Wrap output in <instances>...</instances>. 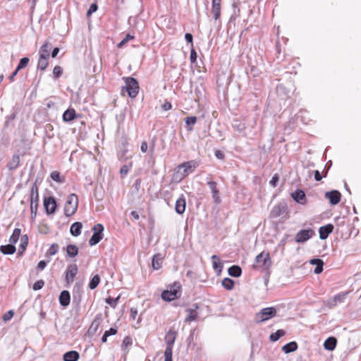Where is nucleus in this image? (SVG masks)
<instances>
[{"label": "nucleus", "instance_id": "obj_51", "mask_svg": "<svg viewBox=\"0 0 361 361\" xmlns=\"http://www.w3.org/2000/svg\"><path fill=\"white\" fill-rule=\"evenodd\" d=\"M63 73L62 68L59 66H56L53 69V74L56 78H59Z\"/></svg>", "mask_w": 361, "mask_h": 361}, {"label": "nucleus", "instance_id": "obj_55", "mask_svg": "<svg viewBox=\"0 0 361 361\" xmlns=\"http://www.w3.org/2000/svg\"><path fill=\"white\" fill-rule=\"evenodd\" d=\"M97 8L98 7H97V5L96 4H92L90 6V8H89V9H88V11L87 12V16L88 17L92 15V13H93L94 12H95L97 10Z\"/></svg>", "mask_w": 361, "mask_h": 361}, {"label": "nucleus", "instance_id": "obj_24", "mask_svg": "<svg viewBox=\"0 0 361 361\" xmlns=\"http://www.w3.org/2000/svg\"><path fill=\"white\" fill-rule=\"evenodd\" d=\"M79 358V353L75 350L68 351L63 355L64 361H78Z\"/></svg>", "mask_w": 361, "mask_h": 361}, {"label": "nucleus", "instance_id": "obj_59", "mask_svg": "<svg viewBox=\"0 0 361 361\" xmlns=\"http://www.w3.org/2000/svg\"><path fill=\"white\" fill-rule=\"evenodd\" d=\"M128 171H129V169H128V166L127 165H124L123 166L121 169H120V173L122 175V176H126L128 173Z\"/></svg>", "mask_w": 361, "mask_h": 361}, {"label": "nucleus", "instance_id": "obj_35", "mask_svg": "<svg viewBox=\"0 0 361 361\" xmlns=\"http://www.w3.org/2000/svg\"><path fill=\"white\" fill-rule=\"evenodd\" d=\"M16 247L11 244L1 245L0 247V251L4 255H12L16 252Z\"/></svg>", "mask_w": 361, "mask_h": 361}, {"label": "nucleus", "instance_id": "obj_38", "mask_svg": "<svg viewBox=\"0 0 361 361\" xmlns=\"http://www.w3.org/2000/svg\"><path fill=\"white\" fill-rule=\"evenodd\" d=\"M221 284L224 288L228 290L234 288V281L230 278H224L221 281Z\"/></svg>", "mask_w": 361, "mask_h": 361}, {"label": "nucleus", "instance_id": "obj_2", "mask_svg": "<svg viewBox=\"0 0 361 361\" xmlns=\"http://www.w3.org/2000/svg\"><path fill=\"white\" fill-rule=\"evenodd\" d=\"M78 207V195L72 193L68 195L65 205H64V214L66 216H71L75 214Z\"/></svg>", "mask_w": 361, "mask_h": 361}, {"label": "nucleus", "instance_id": "obj_18", "mask_svg": "<svg viewBox=\"0 0 361 361\" xmlns=\"http://www.w3.org/2000/svg\"><path fill=\"white\" fill-rule=\"evenodd\" d=\"M50 50L51 44L49 42H44L39 49V57L49 59Z\"/></svg>", "mask_w": 361, "mask_h": 361}, {"label": "nucleus", "instance_id": "obj_8", "mask_svg": "<svg viewBox=\"0 0 361 361\" xmlns=\"http://www.w3.org/2000/svg\"><path fill=\"white\" fill-rule=\"evenodd\" d=\"M314 235L312 229H302L297 233L295 237L296 243H304L310 239Z\"/></svg>", "mask_w": 361, "mask_h": 361}, {"label": "nucleus", "instance_id": "obj_9", "mask_svg": "<svg viewBox=\"0 0 361 361\" xmlns=\"http://www.w3.org/2000/svg\"><path fill=\"white\" fill-rule=\"evenodd\" d=\"M78 271L77 264H72L68 266L66 271V280L67 283H73Z\"/></svg>", "mask_w": 361, "mask_h": 361}, {"label": "nucleus", "instance_id": "obj_39", "mask_svg": "<svg viewBox=\"0 0 361 361\" xmlns=\"http://www.w3.org/2000/svg\"><path fill=\"white\" fill-rule=\"evenodd\" d=\"M101 281L100 276L98 274L94 275L89 283L88 287L91 290L95 289Z\"/></svg>", "mask_w": 361, "mask_h": 361}, {"label": "nucleus", "instance_id": "obj_23", "mask_svg": "<svg viewBox=\"0 0 361 361\" xmlns=\"http://www.w3.org/2000/svg\"><path fill=\"white\" fill-rule=\"evenodd\" d=\"M71 301V295L68 290H63L59 295V302L60 304L63 306L66 307L70 304Z\"/></svg>", "mask_w": 361, "mask_h": 361}, {"label": "nucleus", "instance_id": "obj_64", "mask_svg": "<svg viewBox=\"0 0 361 361\" xmlns=\"http://www.w3.org/2000/svg\"><path fill=\"white\" fill-rule=\"evenodd\" d=\"M215 156L219 159H223L224 158V153L220 150H216L215 152Z\"/></svg>", "mask_w": 361, "mask_h": 361}, {"label": "nucleus", "instance_id": "obj_50", "mask_svg": "<svg viewBox=\"0 0 361 361\" xmlns=\"http://www.w3.org/2000/svg\"><path fill=\"white\" fill-rule=\"evenodd\" d=\"M44 286V281L42 279H40L36 281L32 286L34 290H38L42 289Z\"/></svg>", "mask_w": 361, "mask_h": 361}, {"label": "nucleus", "instance_id": "obj_62", "mask_svg": "<svg viewBox=\"0 0 361 361\" xmlns=\"http://www.w3.org/2000/svg\"><path fill=\"white\" fill-rule=\"evenodd\" d=\"M47 266V262L44 260L40 261L37 264V268L40 270L44 269Z\"/></svg>", "mask_w": 361, "mask_h": 361}, {"label": "nucleus", "instance_id": "obj_36", "mask_svg": "<svg viewBox=\"0 0 361 361\" xmlns=\"http://www.w3.org/2000/svg\"><path fill=\"white\" fill-rule=\"evenodd\" d=\"M185 122L186 124V128L188 131H192L193 130L192 126L196 123L197 122V117L196 116H189L186 117L185 118Z\"/></svg>", "mask_w": 361, "mask_h": 361}, {"label": "nucleus", "instance_id": "obj_49", "mask_svg": "<svg viewBox=\"0 0 361 361\" xmlns=\"http://www.w3.org/2000/svg\"><path fill=\"white\" fill-rule=\"evenodd\" d=\"M59 251V245L56 243L52 244L48 250V253L49 255H54Z\"/></svg>", "mask_w": 361, "mask_h": 361}, {"label": "nucleus", "instance_id": "obj_21", "mask_svg": "<svg viewBox=\"0 0 361 361\" xmlns=\"http://www.w3.org/2000/svg\"><path fill=\"white\" fill-rule=\"evenodd\" d=\"M39 188L37 182H35L30 190V202L38 203Z\"/></svg>", "mask_w": 361, "mask_h": 361}, {"label": "nucleus", "instance_id": "obj_41", "mask_svg": "<svg viewBox=\"0 0 361 361\" xmlns=\"http://www.w3.org/2000/svg\"><path fill=\"white\" fill-rule=\"evenodd\" d=\"M286 332L283 329H279L275 333L270 335V340L273 342L278 341L280 338L285 335Z\"/></svg>", "mask_w": 361, "mask_h": 361}, {"label": "nucleus", "instance_id": "obj_14", "mask_svg": "<svg viewBox=\"0 0 361 361\" xmlns=\"http://www.w3.org/2000/svg\"><path fill=\"white\" fill-rule=\"evenodd\" d=\"M212 194V197L216 204H219L221 202V198L219 196V190L217 188V183L213 180L209 181L207 183Z\"/></svg>", "mask_w": 361, "mask_h": 361}, {"label": "nucleus", "instance_id": "obj_30", "mask_svg": "<svg viewBox=\"0 0 361 361\" xmlns=\"http://www.w3.org/2000/svg\"><path fill=\"white\" fill-rule=\"evenodd\" d=\"M311 264H315L316 267L314 268V273L319 274L322 272L324 262L320 259H312L310 260Z\"/></svg>", "mask_w": 361, "mask_h": 361}, {"label": "nucleus", "instance_id": "obj_57", "mask_svg": "<svg viewBox=\"0 0 361 361\" xmlns=\"http://www.w3.org/2000/svg\"><path fill=\"white\" fill-rule=\"evenodd\" d=\"M279 182V176L277 174H275L271 180H270L269 183L273 186V187H276V185H277V183Z\"/></svg>", "mask_w": 361, "mask_h": 361}, {"label": "nucleus", "instance_id": "obj_47", "mask_svg": "<svg viewBox=\"0 0 361 361\" xmlns=\"http://www.w3.org/2000/svg\"><path fill=\"white\" fill-rule=\"evenodd\" d=\"M37 207L38 203L30 202L31 218L32 219L36 218Z\"/></svg>", "mask_w": 361, "mask_h": 361}, {"label": "nucleus", "instance_id": "obj_26", "mask_svg": "<svg viewBox=\"0 0 361 361\" xmlns=\"http://www.w3.org/2000/svg\"><path fill=\"white\" fill-rule=\"evenodd\" d=\"M163 259L160 253L154 255L152 258V268L155 270L159 269L161 267Z\"/></svg>", "mask_w": 361, "mask_h": 361}, {"label": "nucleus", "instance_id": "obj_6", "mask_svg": "<svg viewBox=\"0 0 361 361\" xmlns=\"http://www.w3.org/2000/svg\"><path fill=\"white\" fill-rule=\"evenodd\" d=\"M94 232L92 236L89 240L90 246L97 245L103 238L104 226L101 224H97L92 228Z\"/></svg>", "mask_w": 361, "mask_h": 361}, {"label": "nucleus", "instance_id": "obj_15", "mask_svg": "<svg viewBox=\"0 0 361 361\" xmlns=\"http://www.w3.org/2000/svg\"><path fill=\"white\" fill-rule=\"evenodd\" d=\"M177 332L173 329H170L165 335V342L167 348H173L176 341Z\"/></svg>", "mask_w": 361, "mask_h": 361}, {"label": "nucleus", "instance_id": "obj_48", "mask_svg": "<svg viewBox=\"0 0 361 361\" xmlns=\"http://www.w3.org/2000/svg\"><path fill=\"white\" fill-rule=\"evenodd\" d=\"M119 300V297L116 298H112L109 297L106 299V302L109 304L111 307L115 308L117 305L118 301Z\"/></svg>", "mask_w": 361, "mask_h": 361}, {"label": "nucleus", "instance_id": "obj_28", "mask_svg": "<svg viewBox=\"0 0 361 361\" xmlns=\"http://www.w3.org/2000/svg\"><path fill=\"white\" fill-rule=\"evenodd\" d=\"M76 117V113L74 109H67L63 114V120L66 122H70Z\"/></svg>", "mask_w": 361, "mask_h": 361}, {"label": "nucleus", "instance_id": "obj_60", "mask_svg": "<svg viewBox=\"0 0 361 361\" xmlns=\"http://www.w3.org/2000/svg\"><path fill=\"white\" fill-rule=\"evenodd\" d=\"M171 108H172V105H171V102H167V101H166L164 102V104L162 105V109L164 111H169V110L171 109Z\"/></svg>", "mask_w": 361, "mask_h": 361}, {"label": "nucleus", "instance_id": "obj_16", "mask_svg": "<svg viewBox=\"0 0 361 361\" xmlns=\"http://www.w3.org/2000/svg\"><path fill=\"white\" fill-rule=\"evenodd\" d=\"M185 198L183 195H182L176 202V212L179 214H183L185 210Z\"/></svg>", "mask_w": 361, "mask_h": 361}, {"label": "nucleus", "instance_id": "obj_12", "mask_svg": "<svg viewBox=\"0 0 361 361\" xmlns=\"http://www.w3.org/2000/svg\"><path fill=\"white\" fill-rule=\"evenodd\" d=\"M325 197L329 200L332 205H336L340 202L341 194L338 190H331L325 193Z\"/></svg>", "mask_w": 361, "mask_h": 361}, {"label": "nucleus", "instance_id": "obj_29", "mask_svg": "<svg viewBox=\"0 0 361 361\" xmlns=\"http://www.w3.org/2000/svg\"><path fill=\"white\" fill-rule=\"evenodd\" d=\"M82 228V225L80 222H75L71 225L70 232L72 235L78 236L81 233Z\"/></svg>", "mask_w": 361, "mask_h": 361}, {"label": "nucleus", "instance_id": "obj_19", "mask_svg": "<svg viewBox=\"0 0 361 361\" xmlns=\"http://www.w3.org/2000/svg\"><path fill=\"white\" fill-rule=\"evenodd\" d=\"M292 197L293 200L302 204H305L306 202V196L304 191L301 190H297L293 193H292Z\"/></svg>", "mask_w": 361, "mask_h": 361}, {"label": "nucleus", "instance_id": "obj_32", "mask_svg": "<svg viewBox=\"0 0 361 361\" xmlns=\"http://www.w3.org/2000/svg\"><path fill=\"white\" fill-rule=\"evenodd\" d=\"M298 348V344L295 341H291L282 347V350L286 353L294 352Z\"/></svg>", "mask_w": 361, "mask_h": 361}, {"label": "nucleus", "instance_id": "obj_58", "mask_svg": "<svg viewBox=\"0 0 361 361\" xmlns=\"http://www.w3.org/2000/svg\"><path fill=\"white\" fill-rule=\"evenodd\" d=\"M185 38L187 42H188L189 43L191 44V47H193V41H192L193 40L192 35L190 33H186L185 35Z\"/></svg>", "mask_w": 361, "mask_h": 361}, {"label": "nucleus", "instance_id": "obj_33", "mask_svg": "<svg viewBox=\"0 0 361 361\" xmlns=\"http://www.w3.org/2000/svg\"><path fill=\"white\" fill-rule=\"evenodd\" d=\"M20 163V157L18 154H14L11 161L8 164V168L10 170H14L18 168Z\"/></svg>", "mask_w": 361, "mask_h": 361}, {"label": "nucleus", "instance_id": "obj_46", "mask_svg": "<svg viewBox=\"0 0 361 361\" xmlns=\"http://www.w3.org/2000/svg\"><path fill=\"white\" fill-rule=\"evenodd\" d=\"M27 244H28V238H27V236L26 235H24L21 237V239H20V247H21V253L23 252L27 246Z\"/></svg>", "mask_w": 361, "mask_h": 361}, {"label": "nucleus", "instance_id": "obj_53", "mask_svg": "<svg viewBox=\"0 0 361 361\" xmlns=\"http://www.w3.org/2000/svg\"><path fill=\"white\" fill-rule=\"evenodd\" d=\"M326 173H327V171H326V172H325V173L322 176V175H321L320 172H319L318 170H316V171H314V179H315L317 181H320V180L322 179L323 176H324V177H326Z\"/></svg>", "mask_w": 361, "mask_h": 361}, {"label": "nucleus", "instance_id": "obj_63", "mask_svg": "<svg viewBox=\"0 0 361 361\" xmlns=\"http://www.w3.org/2000/svg\"><path fill=\"white\" fill-rule=\"evenodd\" d=\"M104 333L108 334V337L109 336L115 335L117 333V330L114 328H111L109 330L106 331Z\"/></svg>", "mask_w": 361, "mask_h": 361}, {"label": "nucleus", "instance_id": "obj_1", "mask_svg": "<svg viewBox=\"0 0 361 361\" xmlns=\"http://www.w3.org/2000/svg\"><path fill=\"white\" fill-rule=\"evenodd\" d=\"M181 295V286L179 282H174L169 286V289L162 291L161 299L166 302H171L179 298Z\"/></svg>", "mask_w": 361, "mask_h": 361}, {"label": "nucleus", "instance_id": "obj_45", "mask_svg": "<svg viewBox=\"0 0 361 361\" xmlns=\"http://www.w3.org/2000/svg\"><path fill=\"white\" fill-rule=\"evenodd\" d=\"M29 58L27 57H24V58H22L20 60V62L17 66V71H20V69L22 68H24L25 67L27 66V65L29 63Z\"/></svg>", "mask_w": 361, "mask_h": 361}, {"label": "nucleus", "instance_id": "obj_31", "mask_svg": "<svg viewBox=\"0 0 361 361\" xmlns=\"http://www.w3.org/2000/svg\"><path fill=\"white\" fill-rule=\"evenodd\" d=\"M228 273L233 277H239L242 274V269L239 266L233 265L228 268Z\"/></svg>", "mask_w": 361, "mask_h": 361}, {"label": "nucleus", "instance_id": "obj_43", "mask_svg": "<svg viewBox=\"0 0 361 361\" xmlns=\"http://www.w3.org/2000/svg\"><path fill=\"white\" fill-rule=\"evenodd\" d=\"M173 348H166L164 351V361H173L172 360Z\"/></svg>", "mask_w": 361, "mask_h": 361}, {"label": "nucleus", "instance_id": "obj_56", "mask_svg": "<svg viewBox=\"0 0 361 361\" xmlns=\"http://www.w3.org/2000/svg\"><path fill=\"white\" fill-rule=\"evenodd\" d=\"M132 344L131 339L129 337H126L122 343V348H124L125 349L127 348L128 345H130Z\"/></svg>", "mask_w": 361, "mask_h": 361}, {"label": "nucleus", "instance_id": "obj_54", "mask_svg": "<svg viewBox=\"0 0 361 361\" xmlns=\"http://www.w3.org/2000/svg\"><path fill=\"white\" fill-rule=\"evenodd\" d=\"M190 62L195 63L197 60V53L194 49V47H191L190 56Z\"/></svg>", "mask_w": 361, "mask_h": 361}, {"label": "nucleus", "instance_id": "obj_3", "mask_svg": "<svg viewBox=\"0 0 361 361\" xmlns=\"http://www.w3.org/2000/svg\"><path fill=\"white\" fill-rule=\"evenodd\" d=\"M271 263L269 253L268 252L263 251L255 257V264H254V267L255 269L268 270L271 267Z\"/></svg>", "mask_w": 361, "mask_h": 361}, {"label": "nucleus", "instance_id": "obj_10", "mask_svg": "<svg viewBox=\"0 0 361 361\" xmlns=\"http://www.w3.org/2000/svg\"><path fill=\"white\" fill-rule=\"evenodd\" d=\"M44 206L48 214H52L56 209V202L53 197H46L44 200Z\"/></svg>", "mask_w": 361, "mask_h": 361}, {"label": "nucleus", "instance_id": "obj_44", "mask_svg": "<svg viewBox=\"0 0 361 361\" xmlns=\"http://www.w3.org/2000/svg\"><path fill=\"white\" fill-rule=\"evenodd\" d=\"M281 214V207L280 205L275 206L271 212V216L276 218L279 216Z\"/></svg>", "mask_w": 361, "mask_h": 361}, {"label": "nucleus", "instance_id": "obj_4", "mask_svg": "<svg viewBox=\"0 0 361 361\" xmlns=\"http://www.w3.org/2000/svg\"><path fill=\"white\" fill-rule=\"evenodd\" d=\"M123 80L126 83V86L123 89L126 90L130 97L135 98L140 89L137 81L132 77H123Z\"/></svg>", "mask_w": 361, "mask_h": 361}, {"label": "nucleus", "instance_id": "obj_27", "mask_svg": "<svg viewBox=\"0 0 361 361\" xmlns=\"http://www.w3.org/2000/svg\"><path fill=\"white\" fill-rule=\"evenodd\" d=\"M213 269L218 273H221L223 269V264L220 258L216 255L212 257Z\"/></svg>", "mask_w": 361, "mask_h": 361}, {"label": "nucleus", "instance_id": "obj_5", "mask_svg": "<svg viewBox=\"0 0 361 361\" xmlns=\"http://www.w3.org/2000/svg\"><path fill=\"white\" fill-rule=\"evenodd\" d=\"M277 310L274 307H265L256 314L255 321L256 323L264 322L276 316Z\"/></svg>", "mask_w": 361, "mask_h": 361}, {"label": "nucleus", "instance_id": "obj_37", "mask_svg": "<svg viewBox=\"0 0 361 361\" xmlns=\"http://www.w3.org/2000/svg\"><path fill=\"white\" fill-rule=\"evenodd\" d=\"M49 66V59L39 57L37 62V68L40 71H45Z\"/></svg>", "mask_w": 361, "mask_h": 361}, {"label": "nucleus", "instance_id": "obj_52", "mask_svg": "<svg viewBox=\"0 0 361 361\" xmlns=\"http://www.w3.org/2000/svg\"><path fill=\"white\" fill-rule=\"evenodd\" d=\"M14 315V312L13 310H9L8 312H6L2 317V319L4 322H7V321H9L10 319H11V318L13 317Z\"/></svg>", "mask_w": 361, "mask_h": 361}, {"label": "nucleus", "instance_id": "obj_17", "mask_svg": "<svg viewBox=\"0 0 361 361\" xmlns=\"http://www.w3.org/2000/svg\"><path fill=\"white\" fill-rule=\"evenodd\" d=\"M334 230V226L332 224H327L322 226L319 228V238L322 240L326 239L329 235L332 233Z\"/></svg>", "mask_w": 361, "mask_h": 361}, {"label": "nucleus", "instance_id": "obj_22", "mask_svg": "<svg viewBox=\"0 0 361 361\" xmlns=\"http://www.w3.org/2000/svg\"><path fill=\"white\" fill-rule=\"evenodd\" d=\"M198 307V305L196 304L195 305V309L187 310L188 314L185 319V322L195 321L198 317V312H197Z\"/></svg>", "mask_w": 361, "mask_h": 361}, {"label": "nucleus", "instance_id": "obj_34", "mask_svg": "<svg viewBox=\"0 0 361 361\" xmlns=\"http://www.w3.org/2000/svg\"><path fill=\"white\" fill-rule=\"evenodd\" d=\"M78 251L79 249L75 245L70 244L66 247L67 255L71 258L76 257L78 254Z\"/></svg>", "mask_w": 361, "mask_h": 361}, {"label": "nucleus", "instance_id": "obj_42", "mask_svg": "<svg viewBox=\"0 0 361 361\" xmlns=\"http://www.w3.org/2000/svg\"><path fill=\"white\" fill-rule=\"evenodd\" d=\"M50 177L53 180L59 183H63L65 180L64 178L61 177L60 173L57 171H52L50 174Z\"/></svg>", "mask_w": 361, "mask_h": 361}, {"label": "nucleus", "instance_id": "obj_25", "mask_svg": "<svg viewBox=\"0 0 361 361\" xmlns=\"http://www.w3.org/2000/svg\"><path fill=\"white\" fill-rule=\"evenodd\" d=\"M337 344V340L335 337L328 338L324 343V347L326 350H333Z\"/></svg>", "mask_w": 361, "mask_h": 361}, {"label": "nucleus", "instance_id": "obj_61", "mask_svg": "<svg viewBox=\"0 0 361 361\" xmlns=\"http://www.w3.org/2000/svg\"><path fill=\"white\" fill-rule=\"evenodd\" d=\"M148 149V145L146 141H143L141 143L140 149L143 153H145L147 151Z\"/></svg>", "mask_w": 361, "mask_h": 361}, {"label": "nucleus", "instance_id": "obj_13", "mask_svg": "<svg viewBox=\"0 0 361 361\" xmlns=\"http://www.w3.org/2000/svg\"><path fill=\"white\" fill-rule=\"evenodd\" d=\"M178 166H180V169L182 170L183 173H185V177L190 173L193 171V170L197 166V163L195 161H185L182 163L181 164L178 165Z\"/></svg>", "mask_w": 361, "mask_h": 361}, {"label": "nucleus", "instance_id": "obj_40", "mask_svg": "<svg viewBox=\"0 0 361 361\" xmlns=\"http://www.w3.org/2000/svg\"><path fill=\"white\" fill-rule=\"evenodd\" d=\"M21 234V230L20 228H15L13 231L12 235L10 237L9 241L12 244H15L18 240Z\"/></svg>", "mask_w": 361, "mask_h": 361}, {"label": "nucleus", "instance_id": "obj_20", "mask_svg": "<svg viewBox=\"0 0 361 361\" xmlns=\"http://www.w3.org/2000/svg\"><path fill=\"white\" fill-rule=\"evenodd\" d=\"M185 178V173H183L180 166L175 168L173 173L172 175V181L175 183L180 182L183 178Z\"/></svg>", "mask_w": 361, "mask_h": 361}, {"label": "nucleus", "instance_id": "obj_11", "mask_svg": "<svg viewBox=\"0 0 361 361\" xmlns=\"http://www.w3.org/2000/svg\"><path fill=\"white\" fill-rule=\"evenodd\" d=\"M221 2L222 0H212L211 13L215 20H217L221 17Z\"/></svg>", "mask_w": 361, "mask_h": 361}, {"label": "nucleus", "instance_id": "obj_7", "mask_svg": "<svg viewBox=\"0 0 361 361\" xmlns=\"http://www.w3.org/2000/svg\"><path fill=\"white\" fill-rule=\"evenodd\" d=\"M349 293L350 291L341 292L329 298L327 300L328 307L332 308L336 307L338 303L343 302Z\"/></svg>", "mask_w": 361, "mask_h": 361}]
</instances>
